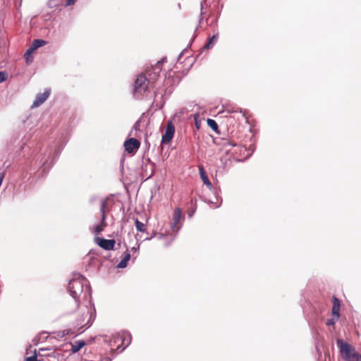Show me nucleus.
<instances>
[{
	"label": "nucleus",
	"instance_id": "29",
	"mask_svg": "<svg viewBox=\"0 0 361 361\" xmlns=\"http://www.w3.org/2000/svg\"><path fill=\"white\" fill-rule=\"evenodd\" d=\"M100 361H111V359L106 357L103 359H101Z\"/></svg>",
	"mask_w": 361,
	"mask_h": 361
},
{
	"label": "nucleus",
	"instance_id": "17",
	"mask_svg": "<svg viewBox=\"0 0 361 361\" xmlns=\"http://www.w3.org/2000/svg\"><path fill=\"white\" fill-rule=\"evenodd\" d=\"M130 254L128 252H125L123 254L122 259L118 264V267L122 268V269L126 267L127 264H128V262L130 260Z\"/></svg>",
	"mask_w": 361,
	"mask_h": 361
},
{
	"label": "nucleus",
	"instance_id": "23",
	"mask_svg": "<svg viewBox=\"0 0 361 361\" xmlns=\"http://www.w3.org/2000/svg\"><path fill=\"white\" fill-rule=\"evenodd\" d=\"M8 78V73L5 71L0 72V83L6 80Z\"/></svg>",
	"mask_w": 361,
	"mask_h": 361
},
{
	"label": "nucleus",
	"instance_id": "18",
	"mask_svg": "<svg viewBox=\"0 0 361 361\" xmlns=\"http://www.w3.org/2000/svg\"><path fill=\"white\" fill-rule=\"evenodd\" d=\"M218 37V35H214L206 43V44L204 45V48L207 49H211L213 47V45L217 42Z\"/></svg>",
	"mask_w": 361,
	"mask_h": 361
},
{
	"label": "nucleus",
	"instance_id": "21",
	"mask_svg": "<svg viewBox=\"0 0 361 361\" xmlns=\"http://www.w3.org/2000/svg\"><path fill=\"white\" fill-rule=\"evenodd\" d=\"M135 227L137 231L140 232H145L146 230V225L141 221H138V219H136L135 221Z\"/></svg>",
	"mask_w": 361,
	"mask_h": 361
},
{
	"label": "nucleus",
	"instance_id": "9",
	"mask_svg": "<svg viewBox=\"0 0 361 361\" xmlns=\"http://www.w3.org/2000/svg\"><path fill=\"white\" fill-rule=\"evenodd\" d=\"M50 93V90H46L43 93L38 94L36 96L35 99L31 106V108H37L42 105L49 97Z\"/></svg>",
	"mask_w": 361,
	"mask_h": 361
},
{
	"label": "nucleus",
	"instance_id": "19",
	"mask_svg": "<svg viewBox=\"0 0 361 361\" xmlns=\"http://www.w3.org/2000/svg\"><path fill=\"white\" fill-rule=\"evenodd\" d=\"M46 44H47V42L43 39H35V40H33V42L32 43V49H37L39 47H41L45 45Z\"/></svg>",
	"mask_w": 361,
	"mask_h": 361
},
{
	"label": "nucleus",
	"instance_id": "4",
	"mask_svg": "<svg viewBox=\"0 0 361 361\" xmlns=\"http://www.w3.org/2000/svg\"><path fill=\"white\" fill-rule=\"evenodd\" d=\"M68 290L71 296L80 300L83 293V282L80 279H73L68 283Z\"/></svg>",
	"mask_w": 361,
	"mask_h": 361
},
{
	"label": "nucleus",
	"instance_id": "1",
	"mask_svg": "<svg viewBox=\"0 0 361 361\" xmlns=\"http://www.w3.org/2000/svg\"><path fill=\"white\" fill-rule=\"evenodd\" d=\"M336 344L344 361H361V354L351 344L341 338L336 340Z\"/></svg>",
	"mask_w": 361,
	"mask_h": 361
},
{
	"label": "nucleus",
	"instance_id": "27",
	"mask_svg": "<svg viewBox=\"0 0 361 361\" xmlns=\"http://www.w3.org/2000/svg\"><path fill=\"white\" fill-rule=\"evenodd\" d=\"M77 0H66V6H71L73 5Z\"/></svg>",
	"mask_w": 361,
	"mask_h": 361
},
{
	"label": "nucleus",
	"instance_id": "16",
	"mask_svg": "<svg viewBox=\"0 0 361 361\" xmlns=\"http://www.w3.org/2000/svg\"><path fill=\"white\" fill-rule=\"evenodd\" d=\"M71 352L72 353H75L78 352L82 347L85 346V342L82 340L81 341H76L73 343H71Z\"/></svg>",
	"mask_w": 361,
	"mask_h": 361
},
{
	"label": "nucleus",
	"instance_id": "12",
	"mask_svg": "<svg viewBox=\"0 0 361 361\" xmlns=\"http://www.w3.org/2000/svg\"><path fill=\"white\" fill-rule=\"evenodd\" d=\"M109 200L107 199H103L100 202V211L102 213V221H106V214L109 211L108 207Z\"/></svg>",
	"mask_w": 361,
	"mask_h": 361
},
{
	"label": "nucleus",
	"instance_id": "3",
	"mask_svg": "<svg viewBox=\"0 0 361 361\" xmlns=\"http://www.w3.org/2000/svg\"><path fill=\"white\" fill-rule=\"evenodd\" d=\"M79 305L80 300L71 296L63 299L61 308L66 314H70L75 312L79 309Z\"/></svg>",
	"mask_w": 361,
	"mask_h": 361
},
{
	"label": "nucleus",
	"instance_id": "8",
	"mask_svg": "<svg viewBox=\"0 0 361 361\" xmlns=\"http://www.w3.org/2000/svg\"><path fill=\"white\" fill-rule=\"evenodd\" d=\"M121 342V345H118L116 350L122 352L130 343V338L127 336H118L114 338V343H117Z\"/></svg>",
	"mask_w": 361,
	"mask_h": 361
},
{
	"label": "nucleus",
	"instance_id": "20",
	"mask_svg": "<svg viewBox=\"0 0 361 361\" xmlns=\"http://www.w3.org/2000/svg\"><path fill=\"white\" fill-rule=\"evenodd\" d=\"M106 226V221H101V223L96 226L94 227V232L96 234H99V233H101L104 229V228Z\"/></svg>",
	"mask_w": 361,
	"mask_h": 361
},
{
	"label": "nucleus",
	"instance_id": "24",
	"mask_svg": "<svg viewBox=\"0 0 361 361\" xmlns=\"http://www.w3.org/2000/svg\"><path fill=\"white\" fill-rule=\"evenodd\" d=\"M25 361H42V360H38L36 353H35L34 355L26 357Z\"/></svg>",
	"mask_w": 361,
	"mask_h": 361
},
{
	"label": "nucleus",
	"instance_id": "5",
	"mask_svg": "<svg viewBox=\"0 0 361 361\" xmlns=\"http://www.w3.org/2000/svg\"><path fill=\"white\" fill-rule=\"evenodd\" d=\"M175 133V128L171 121H168L166 124V131L165 133L163 135L161 138V143L162 144H167L169 143Z\"/></svg>",
	"mask_w": 361,
	"mask_h": 361
},
{
	"label": "nucleus",
	"instance_id": "15",
	"mask_svg": "<svg viewBox=\"0 0 361 361\" xmlns=\"http://www.w3.org/2000/svg\"><path fill=\"white\" fill-rule=\"evenodd\" d=\"M90 318V312L87 308H85L84 310L82 312L81 317L80 319H77L78 326H83L85 325V320H88Z\"/></svg>",
	"mask_w": 361,
	"mask_h": 361
},
{
	"label": "nucleus",
	"instance_id": "11",
	"mask_svg": "<svg viewBox=\"0 0 361 361\" xmlns=\"http://www.w3.org/2000/svg\"><path fill=\"white\" fill-rule=\"evenodd\" d=\"M339 310H340V301L336 298L333 297V307H332V315L336 318V319H338L339 318Z\"/></svg>",
	"mask_w": 361,
	"mask_h": 361
},
{
	"label": "nucleus",
	"instance_id": "28",
	"mask_svg": "<svg viewBox=\"0 0 361 361\" xmlns=\"http://www.w3.org/2000/svg\"><path fill=\"white\" fill-rule=\"evenodd\" d=\"M25 59H26V62H27V63H30V62H32V57H31V55H30V56H26V55L25 54Z\"/></svg>",
	"mask_w": 361,
	"mask_h": 361
},
{
	"label": "nucleus",
	"instance_id": "7",
	"mask_svg": "<svg viewBox=\"0 0 361 361\" xmlns=\"http://www.w3.org/2000/svg\"><path fill=\"white\" fill-rule=\"evenodd\" d=\"M95 243L105 250H113L116 241L114 240H106L102 238H96Z\"/></svg>",
	"mask_w": 361,
	"mask_h": 361
},
{
	"label": "nucleus",
	"instance_id": "6",
	"mask_svg": "<svg viewBox=\"0 0 361 361\" xmlns=\"http://www.w3.org/2000/svg\"><path fill=\"white\" fill-rule=\"evenodd\" d=\"M140 146V141L135 138H130L124 142L125 149L129 154L135 153Z\"/></svg>",
	"mask_w": 361,
	"mask_h": 361
},
{
	"label": "nucleus",
	"instance_id": "14",
	"mask_svg": "<svg viewBox=\"0 0 361 361\" xmlns=\"http://www.w3.org/2000/svg\"><path fill=\"white\" fill-rule=\"evenodd\" d=\"M199 171H200V177H201V179L202 180L203 183L209 188H211L212 187V183L209 179V178L207 177V175L204 169V167L203 166H199Z\"/></svg>",
	"mask_w": 361,
	"mask_h": 361
},
{
	"label": "nucleus",
	"instance_id": "2",
	"mask_svg": "<svg viewBox=\"0 0 361 361\" xmlns=\"http://www.w3.org/2000/svg\"><path fill=\"white\" fill-rule=\"evenodd\" d=\"M149 87H152V85L147 80V76L143 74H140L135 81L134 94L137 96L142 95Z\"/></svg>",
	"mask_w": 361,
	"mask_h": 361
},
{
	"label": "nucleus",
	"instance_id": "25",
	"mask_svg": "<svg viewBox=\"0 0 361 361\" xmlns=\"http://www.w3.org/2000/svg\"><path fill=\"white\" fill-rule=\"evenodd\" d=\"M36 49H32V46L31 45L30 47L26 51L25 55L26 56H30L33 51H35Z\"/></svg>",
	"mask_w": 361,
	"mask_h": 361
},
{
	"label": "nucleus",
	"instance_id": "26",
	"mask_svg": "<svg viewBox=\"0 0 361 361\" xmlns=\"http://www.w3.org/2000/svg\"><path fill=\"white\" fill-rule=\"evenodd\" d=\"M337 319H336V318H334V317H333V318L331 319H329L327 322H326V325L327 326H330V325H333L335 323V321H336Z\"/></svg>",
	"mask_w": 361,
	"mask_h": 361
},
{
	"label": "nucleus",
	"instance_id": "22",
	"mask_svg": "<svg viewBox=\"0 0 361 361\" xmlns=\"http://www.w3.org/2000/svg\"><path fill=\"white\" fill-rule=\"evenodd\" d=\"M207 124L208 126L213 130H214L215 132H217L218 130V124L216 123V122L212 119V118H208L207 121Z\"/></svg>",
	"mask_w": 361,
	"mask_h": 361
},
{
	"label": "nucleus",
	"instance_id": "10",
	"mask_svg": "<svg viewBox=\"0 0 361 361\" xmlns=\"http://www.w3.org/2000/svg\"><path fill=\"white\" fill-rule=\"evenodd\" d=\"M143 75L147 76V80L149 82V84L152 87L154 85L157 80L159 78V73L155 71V70H149L147 71Z\"/></svg>",
	"mask_w": 361,
	"mask_h": 361
},
{
	"label": "nucleus",
	"instance_id": "13",
	"mask_svg": "<svg viewBox=\"0 0 361 361\" xmlns=\"http://www.w3.org/2000/svg\"><path fill=\"white\" fill-rule=\"evenodd\" d=\"M181 209L180 208H176L173 214V223L171 225V228L174 229L177 225L179 224L180 218H181Z\"/></svg>",
	"mask_w": 361,
	"mask_h": 361
}]
</instances>
